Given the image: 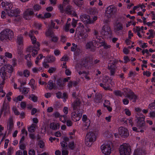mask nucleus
I'll list each match as a JSON object with an SVG mask.
<instances>
[{
	"label": "nucleus",
	"instance_id": "nucleus-31",
	"mask_svg": "<svg viewBox=\"0 0 155 155\" xmlns=\"http://www.w3.org/2000/svg\"><path fill=\"white\" fill-rule=\"evenodd\" d=\"M48 87L50 90L52 89H55L56 88V86L54 83H53L52 80H50L48 82Z\"/></svg>",
	"mask_w": 155,
	"mask_h": 155
},
{
	"label": "nucleus",
	"instance_id": "nucleus-20",
	"mask_svg": "<svg viewBox=\"0 0 155 155\" xmlns=\"http://www.w3.org/2000/svg\"><path fill=\"white\" fill-rule=\"evenodd\" d=\"M97 48H98L101 46H103L104 48L105 49H107L110 48L111 47V46L110 45H107L106 43L104 40L102 39L98 40L97 42Z\"/></svg>",
	"mask_w": 155,
	"mask_h": 155
},
{
	"label": "nucleus",
	"instance_id": "nucleus-25",
	"mask_svg": "<svg viewBox=\"0 0 155 155\" xmlns=\"http://www.w3.org/2000/svg\"><path fill=\"white\" fill-rule=\"evenodd\" d=\"M17 74L18 76L22 77L23 75L24 77L28 78L30 75L29 71L27 69L24 70L23 72L21 71H18Z\"/></svg>",
	"mask_w": 155,
	"mask_h": 155
},
{
	"label": "nucleus",
	"instance_id": "nucleus-43",
	"mask_svg": "<svg viewBox=\"0 0 155 155\" xmlns=\"http://www.w3.org/2000/svg\"><path fill=\"white\" fill-rule=\"evenodd\" d=\"M88 12H89V13L91 15H96L98 14V12L97 10L93 8H90L88 10Z\"/></svg>",
	"mask_w": 155,
	"mask_h": 155
},
{
	"label": "nucleus",
	"instance_id": "nucleus-61",
	"mask_svg": "<svg viewBox=\"0 0 155 155\" xmlns=\"http://www.w3.org/2000/svg\"><path fill=\"white\" fill-rule=\"evenodd\" d=\"M67 41L66 36L61 35V42L64 43L66 42Z\"/></svg>",
	"mask_w": 155,
	"mask_h": 155
},
{
	"label": "nucleus",
	"instance_id": "nucleus-36",
	"mask_svg": "<svg viewBox=\"0 0 155 155\" xmlns=\"http://www.w3.org/2000/svg\"><path fill=\"white\" fill-rule=\"evenodd\" d=\"M134 155H144V152L142 150L137 149L134 150Z\"/></svg>",
	"mask_w": 155,
	"mask_h": 155
},
{
	"label": "nucleus",
	"instance_id": "nucleus-44",
	"mask_svg": "<svg viewBox=\"0 0 155 155\" xmlns=\"http://www.w3.org/2000/svg\"><path fill=\"white\" fill-rule=\"evenodd\" d=\"M115 95L117 96L121 97L123 95V93L121 91L119 90H115L113 92Z\"/></svg>",
	"mask_w": 155,
	"mask_h": 155
},
{
	"label": "nucleus",
	"instance_id": "nucleus-62",
	"mask_svg": "<svg viewBox=\"0 0 155 155\" xmlns=\"http://www.w3.org/2000/svg\"><path fill=\"white\" fill-rule=\"evenodd\" d=\"M5 55V57L8 58H12V54L8 52H6Z\"/></svg>",
	"mask_w": 155,
	"mask_h": 155
},
{
	"label": "nucleus",
	"instance_id": "nucleus-9",
	"mask_svg": "<svg viewBox=\"0 0 155 155\" xmlns=\"http://www.w3.org/2000/svg\"><path fill=\"white\" fill-rule=\"evenodd\" d=\"M127 92L126 93V97L133 102H135L137 98V96L130 89H127Z\"/></svg>",
	"mask_w": 155,
	"mask_h": 155
},
{
	"label": "nucleus",
	"instance_id": "nucleus-38",
	"mask_svg": "<svg viewBox=\"0 0 155 155\" xmlns=\"http://www.w3.org/2000/svg\"><path fill=\"white\" fill-rule=\"evenodd\" d=\"M60 120L63 123H65L66 120L68 119V117L67 115H61L59 118Z\"/></svg>",
	"mask_w": 155,
	"mask_h": 155
},
{
	"label": "nucleus",
	"instance_id": "nucleus-23",
	"mask_svg": "<svg viewBox=\"0 0 155 155\" xmlns=\"http://www.w3.org/2000/svg\"><path fill=\"white\" fill-rule=\"evenodd\" d=\"M73 45L71 48V51H72L74 52V54L76 55H78L80 53L81 49L79 47H78V45L74 43L72 44Z\"/></svg>",
	"mask_w": 155,
	"mask_h": 155
},
{
	"label": "nucleus",
	"instance_id": "nucleus-51",
	"mask_svg": "<svg viewBox=\"0 0 155 155\" xmlns=\"http://www.w3.org/2000/svg\"><path fill=\"white\" fill-rule=\"evenodd\" d=\"M34 9L35 11H38L41 9V5L38 4H36L34 6Z\"/></svg>",
	"mask_w": 155,
	"mask_h": 155
},
{
	"label": "nucleus",
	"instance_id": "nucleus-29",
	"mask_svg": "<svg viewBox=\"0 0 155 155\" xmlns=\"http://www.w3.org/2000/svg\"><path fill=\"white\" fill-rule=\"evenodd\" d=\"M56 58L53 55H50L47 56L45 58V60L46 62L48 63H52L55 61Z\"/></svg>",
	"mask_w": 155,
	"mask_h": 155
},
{
	"label": "nucleus",
	"instance_id": "nucleus-32",
	"mask_svg": "<svg viewBox=\"0 0 155 155\" xmlns=\"http://www.w3.org/2000/svg\"><path fill=\"white\" fill-rule=\"evenodd\" d=\"M103 135L104 137L107 138L112 137L113 136V133L109 132L108 130H106L103 134Z\"/></svg>",
	"mask_w": 155,
	"mask_h": 155
},
{
	"label": "nucleus",
	"instance_id": "nucleus-4",
	"mask_svg": "<svg viewBox=\"0 0 155 155\" xmlns=\"http://www.w3.org/2000/svg\"><path fill=\"white\" fill-rule=\"evenodd\" d=\"M14 35L13 31L10 29L8 28L5 29L0 33V40L3 41L4 40H11Z\"/></svg>",
	"mask_w": 155,
	"mask_h": 155
},
{
	"label": "nucleus",
	"instance_id": "nucleus-2",
	"mask_svg": "<svg viewBox=\"0 0 155 155\" xmlns=\"http://www.w3.org/2000/svg\"><path fill=\"white\" fill-rule=\"evenodd\" d=\"M81 102L78 98H77L73 104V111L71 113V117L72 120L74 121H79L81 117L82 114L80 113L79 110H78L79 107Z\"/></svg>",
	"mask_w": 155,
	"mask_h": 155
},
{
	"label": "nucleus",
	"instance_id": "nucleus-54",
	"mask_svg": "<svg viewBox=\"0 0 155 155\" xmlns=\"http://www.w3.org/2000/svg\"><path fill=\"white\" fill-rule=\"evenodd\" d=\"M56 70V68L54 67H50L48 70V72L50 73H53L54 72H55Z\"/></svg>",
	"mask_w": 155,
	"mask_h": 155
},
{
	"label": "nucleus",
	"instance_id": "nucleus-27",
	"mask_svg": "<svg viewBox=\"0 0 155 155\" xmlns=\"http://www.w3.org/2000/svg\"><path fill=\"white\" fill-rule=\"evenodd\" d=\"M90 62H92L89 57L85 58L83 59H81L80 62V64L82 66H86L87 64Z\"/></svg>",
	"mask_w": 155,
	"mask_h": 155
},
{
	"label": "nucleus",
	"instance_id": "nucleus-56",
	"mask_svg": "<svg viewBox=\"0 0 155 155\" xmlns=\"http://www.w3.org/2000/svg\"><path fill=\"white\" fill-rule=\"evenodd\" d=\"M110 105L111 104L109 101L107 100L104 101L103 104V106L104 107H105V106H108Z\"/></svg>",
	"mask_w": 155,
	"mask_h": 155
},
{
	"label": "nucleus",
	"instance_id": "nucleus-60",
	"mask_svg": "<svg viewBox=\"0 0 155 155\" xmlns=\"http://www.w3.org/2000/svg\"><path fill=\"white\" fill-rule=\"evenodd\" d=\"M65 73L67 76H70L71 74V71L68 69L66 68L65 70Z\"/></svg>",
	"mask_w": 155,
	"mask_h": 155
},
{
	"label": "nucleus",
	"instance_id": "nucleus-55",
	"mask_svg": "<svg viewBox=\"0 0 155 155\" xmlns=\"http://www.w3.org/2000/svg\"><path fill=\"white\" fill-rule=\"evenodd\" d=\"M55 23H54L53 21H51V25H50V26L52 27V29H53V28H54L57 29L58 28V26H55Z\"/></svg>",
	"mask_w": 155,
	"mask_h": 155
},
{
	"label": "nucleus",
	"instance_id": "nucleus-21",
	"mask_svg": "<svg viewBox=\"0 0 155 155\" xmlns=\"http://www.w3.org/2000/svg\"><path fill=\"white\" fill-rule=\"evenodd\" d=\"M82 120L84 123L85 129L86 130L89 129L90 124L91 121L90 120L87 118L86 115L84 114L83 115L82 117Z\"/></svg>",
	"mask_w": 155,
	"mask_h": 155
},
{
	"label": "nucleus",
	"instance_id": "nucleus-5",
	"mask_svg": "<svg viewBox=\"0 0 155 155\" xmlns=\"http://www.w3.org/2000/svg\"><path fill=\"white\" fill-rule=\"evenodd\" d=\"M145 117L142 115L138 117L137 118V126L141 129L146 130L147 126L144 121Z\"/></svg>",
	"mask_w": 155,
	"mask_h": 155
},
{
	"label": "nucleus",
	"instance_id": "nucleus-48",
	"mask_svg": "<svg viewBox=\"0 0 155 155\" xmlns=\"http://www.w3.org/2000/svg\"><path fill=\"white\" fill-rule=\"evenodd\" d=\"M132 130L133 131H135L136 132H140L141 133H143L144 132V130L143 129H140V128L138 129L136 127H133L132 128Z\"/></svg>",
	"mask_w": 155,
	"mask_h": 155
},
{
	"label": "nucleus",
	"instance_id": "nucleus-40",
	"mask_svg": "<svg viewBox=\"0 0 155 155\" xmlns=\"http://www.w3.org/2000/svg\"><path fill=\"white\" fill-rule=\"evenodd\" d=\"M102 98L101 94L99 93H96L95 94V99L97 102H100Z\"/></svg>",
	"mask_w": 155,
	"mask_h": 155
},
{
	"label": "nucleus",
	"instance_id": "nucleus-42",
	"mask_svg": "<svg viewBox=\"0 0 155 155\" xmlns=\"http://www.w3.org/2000/svg\"><path fill=\"white\" fill-rule=\"evenodd\" d=\"M1 5L3 7H5L6 8V12L7 10V9H8L9 8H10V7H11V5H12L11 3H5L4 2H2L1 3Z\"/></svg>",
	"mask_w": 155,
	"mask_h": 155
},
{
	"label": "nucleus",
	"instance_id": "nucleus-22",
	"mask_svg": "<svg viewBox=\"0 0 155 155\" xmlns=\"http://www.w3.org/2000/svg\"><path fill=\"white\" fill-rule=\"evenodd\" d=\"M98 40H92V41L88 42L86 44V48L87 49H91L92 46L97 48Z\"/></svg>",
	"mask_w": 155,
	"mask_h": 155
},
{
	"label": "nucleus",
	"instance_id": "nucleus-15",
	"mask_svg": "<svg viewBox=\"0 0 155 155\" xmlns=\"http://www.w3.org/2000/svg\"><path fill=\"white\" fill-rule=\"evenodd\" d=\"M10 108L8 104L4 102L2 105V107L0 112V117L4 112V116H5L10 112Z\"/></svg>",
	"mask_w": 155,
	"mask_h": 155
},
{
	"label": "nucleus",
	"instance_id": "nucleus-63",
	"mask_svg": "<svg viewBox=\"0 0 155 155\" xmlns=\"http://www.w3.org/2000/svg\"><path fill=\"white\" fill-rule=\"evenodd\" d=\"M35 151L33 149H29L28 151L29 155H35Z\"/></svg>",
	"mask_w": 155,
	"mask_h": 155
},
{
	"label": "nucleus",
	"instance_id": "nucleus-49",
	"mask_svg": "<svg viewBox=\"0 0 155 155\" xmlns=\"http://www.w3.org/2000/svg\"><path fill=\"white\" fill-rule=\"evenodd\" d=\"M50 127L52 130H54L57 129V124L54 123L51 124Z\"/></svg>",
	"mask_w": 155,
	"mask_h": 155
},
{
	"label": "nucleus",
	"instance_id": "nucleus-53",
	"mask_svg": "<svg viewBox=\"0 0 155 155\" xmlns=\"http://www.w3.org/2000/svg\"><path fill=\"white\" fill-rule=\"evenodd\" d=\"M97 15H95L93 17H92V19L91 18V24H92L94 23L95 21H96L97 19Z\"/></svg>",
	"mask_w": 155,
	"mask_h": 155
},
{
	"label": "nucleus",
	"instance_id": "nucleus-11",
	"mask_svg": "<svg viewBox=\"0 0 155 155\" xmlns=\"http://www.w3.org/2000/svg\"><path fill=\"white\" fill-rule=\"evenodd\" d=\"M117 62L114 61L112 62L109 63L108 64V68L110 71L111 76H114L115 74L117 68Z\"/></svg>",
	"mask_w": 155,
	"mask_h": 155
},
{
	"label": "nucleus",
	"instance_id": "nucleus-3",
	"mask_svg": "<svg viewBox=\"0 0 155 155\" xmlns=\"http://www.w3.org/2000/svg\"><path fill=\"white\" fill-rule=\"evenodd\" d=\"M13 70V68L10 64H7L6 66L2 67L0 70V73L3 81L6 78L10 77L11 76Z\"/></svg>",
	"mask_w": 155,
	"mask_h": 155
},
{
	"label": "nucleus",
	"instance_id": "nucleus-35",
	"mask_svg": "<svg viewBox=\"0 0 155 155\" xmlns=\"http://www.w3.org/2000/svg\"><path fill=\"white\" fill-rule=\"evenodd\" d=\"M17 42L19 45L22 46L23 45V36L21 35L18 37Z\"/></svg>",
	"mask_w": 155,
	"mask_h": 155
},
{
	"label": "nucleus",
	"instance_id": "nucleus-46",
	"mask_svg": "<svg viewBox=\"0 0 155 155\" xmlns=\"http://www.w3.org/2000/svg\"><path fill=\"white\" fill-rule=\"evenodd\" d=\"M57 84L60 87H62L63 86L64 83L62 81V80L61 78H58L56 81Z\"/></svg>",
	"mask_w": 155,
	"mask_h": 155
},
{
	"label": "nucleus",
	"instance_id": "nucleus-58",
	"mask_svg": "<svg viewBox=\"0 0 155 155\" xmlns=\"http://www.w3.org/2000/svg\"><path fill=\"white\" fill-rule=\"evenodd\" d=\"M13 150L12 147H10L8 149V153L7 155H12L13 153Z\"/></svg>",
	"mask_w": 155,
	"mask_h": 155
},
{
	"label": "nucleus",
	"instance_id": "nucleus-14",
	"mask_svg": "<svg viewBox=\"0 0 155 155\" xmlns=\"http://www.w3.org/2000/svg\"><path fill=\"white\" fill-rule=\"evenodd\" d=\"M118 131L120 135L123 138H127L129 135L128 130L124 127H120Z\"/></svg>",
	"mask_w": 155,
	"mask_h": 155
},
{
	"label": "nucleus",
	"instance_id": "nucleus-19",
	"mask_svg": "<svg viewBox=\"0 0 155 155\" xmlns=\"http://www.w3.org/2000/svg\"><path fill=\"white\" fill-rule=\"evenodd\" d=\"M101 34L103 35L108 36L111 34V31L110 27L108 26H104L101 32Z\"/></svg>",
	"mask_w": 155,
	"mask_h": 155
},
{
	"label": "nucleus",
	"instance_id": "nucleus-52",
	"mask_svg": "<svg viewBox=\"0 0 155 155\" xmlns=\"http://www.w3.org/2000/svg\"><path fill=\"white\" fill-rule=\"evenodd\" d=\"M124 111L125 114L128 116H130L131 115V112L130 111L128 108H125L124 110Z\"/></svg>",
	"mask_w": 155,
	"mask_h": 155
},
{
	"label": "nucleus",
	"instance_id": "nucleus-28",
	"mask_svg": "<svg viewBox=\"0 0 155 155\" xmlns=\"http://www.w3.org/2000/svg\"><path fill=\"white\" fill-rule=\"evenodd\" d=\"M74 9L70 5H68L64 9V12L68 14H71L74 13Z\"/></svg>",
	"mask_w": 155,
	"mask_h": 155
},
{
	"label": "nucleus",
	"instance_id": "nucleus-47",
	"mask_svg": "<svg viewBox=\"0 0 155 155\" xmlns=\"http://www.w3.org/2000/svg\"><path fill=\"white\" fill-rule=\"evenodd\" d=\"M75 145L74 141H72L70 142L68 144V147L71 150H73L75 147Z\"/></svg>",
	"mask_w": 155,
	"mask_h": 155
},
{
	"label": "nucleus",
	"instance_id": "nucleus-26",
	"mask_svg": "<svg viewBox=\"0 0 155 155\" xmlns=\"http://www.w3.org/2000/svg\"><path fill=\"white\" fill-rule=\"evenodd\" d=\"M69 0H64L63 4H60L58 6L59 9L61 13H63L64 12V8H65L66 5H69Z\"/></svg>",
	"mask_w": 155,
	"mask_h": 155
},
{
	"label": "nucleus",
	"instance_id": "nucleus-50",
	"mask_svg": "<svg viewBox=\"0 0 155 155\" xmlns=\"http://www.w3.org/2000/svg\"><path fill=\"white\" fill-rule=\"evenodd\" d=\"M34 25L35 27L38 30H40L41 29L42 25L41 23L35 22L34 23Z\"/></svg>",
	"mask_w": 155,
	"mask_h": 155
},
{
	"label": "nucleus",
	"instance_id": "nucleus-33",
	"mask_svg": "<svg viewBox=\"0 0 155 155\" xmlns=\"http://www.w3.org/2000/svg\"><path fill=\"white\" fill-rule=\"evenodd\" d=\"M123 28L122 24L121 23L118 24L116 26L115 28V32L117 33L120 31H121L123 29Z\"/></svg>",
	"mask_w": 155,
	"mask_h": 155
},
{
	"label": "nucleus",
	"instance_id": "nucleus-10",
	"mask_svg": "<svg viewBox=\"0 0 155 155\" xmlns=\"http://www.w3.org/2000/svg\"><path fill=\"white\" fill-rule=\"evenodd\" d=\"M102 153L105 155H110L111 152V148L110 144L105 143L101 146Z\"/></svg>",
	"mask_w": 155,
	"mask_h": 155
},
{
	"label": "nucleus",
	"instance_id": "nucleus-24",
	"mask_svg": "<svg viewBox=\"0 0 155 155\" xmlns=\"http://www.w3.org/2000/svg\"><path fill=\"white\" fill-rule=\"evenodd\" d=\"M14 127V123L13 119L11 118H10L8 119V124L7 128V130H8V133L10 134L12 131Z\"/></svg>",
	"mask_w": 155,
	"mask_h": 155
},
{
	"label": "nucleus",
	"instance_id": "nucleus-30",
	"mask_svg": "<svg viewBox=\"0 0 155 155\" xmlns=\"http://www.w3.org/2000/svg\"><path fill=\"white\" fill-rule=\"evenodd\" d=\"M45 35L47 36H50L51 37H53L54 34L53 31V29H52V27H49L48 30L46 31Z\"/></svg>",
	"mask_w": 155,
	"mask_h": 155
},
{
	"label": "nucleus",
	"instance_id": "nucleus-34",
	"mask_svg": "<svg viewBox=\"0 0 155 155\" xmlns=\"http://www.w3.org/2000/svg\"><path fill=\"white\" fill-rule=\"evenodd\" d=\"M94 36L93 40H97L99 39H103V38L101 37L98 36V32L96 30H95L93 32Z\"/></svg>",
	"mask_w": 155,
	"mask_h": 155
},
{
	"label": "nucleus",
	"instance_id": "nucleus-59",
	"mask_svg": "<svg viewBox=\"0 0 155 155\" xmlns=\"http://www.w3.org/2000/svg\"><path fill=\"white\" fill-rule=\"evenodd\" d=\"M6 12H5L4 11H2L1 13V17L2 18H6L7 13H6Z\"/></svg>",
	"mask_w": 155,
	"mask_h": 155
},
{
	"label": "nucleus",
	"instance_id": "nucleus-64",
	"mask_svg": "<svg viewBox=\"0 0 155 155\" xmlns=\"http://www.w3.org/2000/svg\"><path fill=\"white\" fill-rule=\"evenodd\" d=\"M124 63L125 64H127L128 62L130 61V59L127 56H124Z\"/></svg>",
	"mask_w": 155,
	"mask_h": 155
},
{
	"label": "nucleus",
	"instance_id": "nucleus-37",
	"mask_svg": "<svg viewBox=\"0 0 155 155\" xmlns=\"http://www.w3.org/2000/svg\"><path fill=\"white\" fill-rule=\"evenodd\" d=\"M20 90L24 95L27 94L29 91V88L26 87H21L20 89Z\"/></svg>",
	"mask_w": 155,
	"mask_h": 155
},
{
	"label": "nucleus",
	"instance_id": "nucleus-1",
	"mask_svg": "<svg viewBox=\"0 0 155 155\" xmlns=\"http://www.w3.org/2000/svg\"><path fill=\"white\" fill-rule=\"evenodd\" d=\"M33 33L31 31L29 33V36L33 44V46H30L27 49V51L30 53H32V55L35 57L38 54V50L39 49L40 44L38 42L36 41V39L35 36L32 35Z\"/></svg>",
	"mask_w": 155,
	"mask_h": 155
},
{
	"label": "nucleus",
	"instance_id": "nucleus-45",
	"mask_svg": "<svg viewBox=\"0 0 155 155\" xmlns=\"http://www.w3.org/2000/svg\"><path fill=\"white\" fill-rule=\"evenodd\" d=\"M29 97L31 98V100L34 102H37L38 99V97L37 96L32 94L30 95Z\"/></svg>",
	"mask_w": 155,
	"mask_h": 155
},
{
	"label": "nucleus",
	"instance_id": "nucleus-6",
	"mask_svg": "<svg viewBox=\"0 0 155 155\" xmlns=\"http://www.w3.org/2000/svg\"><path fill=\"white\" fill-rule=\"evenodd\" d=\"M20 12V10L19 9L17 8H12V5L10 8L7 9L6 11V13L8 16L15 17H18L19 16Z\"/></svg>",
	"mask_w": 155,
	"mask_h": 155
},
{
	"label": "nucleus",
	"instance_id": "nucleus-8",
	"mask_svg": "<svg viewBox=\"0 0 155 155\" xmlns=\"http://www.w3.org/2000/svg\"><path fill=\"white\" fill-rule=\"evenodd\" d=\"M111 81V80L109 77L106 76L102 80V83L100 84V86L105 90H107L110 88V84Z\"/></svg>",
	"mask_w": 155,
	"mask_h": 155
},
{
	"label": "nucleus",
	"instance_id": "nucleus-7",
	"mask_svg": "<svg viewBox=\"0 0 155 155\" xmlns=\"http://www.w3.org/2000/svg\"><path fill=\"white\" fill-rule=\"evenodd\" d=\"M120 155H130L131 152L130 147L125 145H121L119 148Z\"/></svg>",
	"mask_w": 155,
	"mask_h": 155
},
{
	"label": "nucleus",
	"instance_id": "nucleus-41",
	"mask_svg": "<svg viewBox=\"0 0 155 155\" xmlns=\"http://www.w3.org/2000/svg\"><path fill=\"white\" fill-rule=\"evenodd\" d=\"M6 58L3 56L0 55V67L4 65L5 63Z\"/></svg>",
	"mask_w": 155,
	"mask_h": 155
},
{
	"label": "nucleus",
	"instance_id": "nucleus-13",
	"mask_svg": "<svg viewBox=\"0 0 155 155\" xmlns=\"http://www.w3.org/2000/svg\"><path fill=\"white\" fill-rule=\"evenodd\" d=\"M116 11V9L115 6L110 5L107 8L105 13L108 18H110L113 15Z\"/></svg>",
	"mask_w": 155,
	"mask_h": 155
},
{
	"label": "nucleus",
	"instance_id": "nucleus-57",
	"mask_svg": "<svg viewBox=\"0 0 155 155\" xmlns=\"http://www.w3.org/2000/svg\"><path fill=\"white\" fill-rule=\"evenodd\" d=\"M38 145L41 148H43L45 146L44 142L41 140H40L38 142Z\"/></svg>",
	"mask_w": 155,
	"mask_h": 155
},
{
	"label": "nucleus",
	"instance_id": "nucleus-12",
	"mask_svg": "<svg viewBox=\"0 0 155 155\" xmlns=\"http://www.w3.org/2000/svg\"><path fill=\"white\" fill-rule=\"evenodd\" d=\"M148 108L150 111L149 114V117L153 119L155 118V100L148 106Z\"/></svg>",
	"mask_w": 155,
	"mask_h": 155
},
{
	"label": "nucleus",
	"instance_id": "nucleus-17",
	"mask_svg": "<svg viewBox=\"0 0 155 155\" xmlns=\"http://www.w3.org/2000/svg\"><path fill=\"white\" fill-rule=\"evenodd\" d=\"M34 14L32 9H28L24 12V18L26 20H29L32 17Z\"/></svg>",
	"mask_w": 155,
	"mask_h": 155
},
{
	"label": "nucleus",
	"instance_id": "nucleus-16",
	"mask_svg": "<svg viewBox=\"0 0 155 155\" xmlns=\"http://www.w3.org/2000/svg\"><path fill=\"white\" fill-rule=\"evenodd\" d=\"M86 139L87 142H92L95 141L96 139V135L95 133L90 132L87 133L86 135Z\"/></svg>",
	"mask_w": 155,
	"mask_h": 155
},
{
	"label": "nucleus",
	"instance_id": "nucleus-18",
	"mask_svg": "<svg viewBox=\"0 0 155 155\" xmlns=\"http://www.w3.org/2000/svg\"><path fill=\"white\" fill-rule=\"evenodd\" d=\"M81 20L86 25L90 24L91 18L89 16L86 14H83L80 16Z\"/></svg>",
	"mask_w": 155,
	"mask_h": 155
},
{
	"label": "nucleus",
	"instance_id": "nucleus-39",
	"mask_svg": "<svg viewBox=\"0 0 155 155\" xmlns=\"http://www.w3.org/2000/svg\"><path fill=\"white\" fill-rule=\"evenodd\" d=\"M36 125L32 124L28 128V131L31 133H33L35 131Z\"/></svg>",
	"mask_w": 155,
	"mask_h": 155
}]
</instances>
